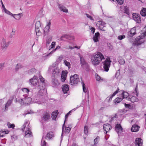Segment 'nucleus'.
I'll list each match as a JSON object with an SVG mask.
<instances>
[{
  "label": "nucleus",
  "mask_w": 146,
  "mask_h": 146,
  "mask_svg": "<svg viewBox=\"0 0 146 146\" xmlns=\"http://www.w3.org/2000/svg\"><path fill=\"white\" fill-rule=\"evenodd\" d=\"M85 15H86V17L88 18H89L90 20L94 21V19H93L92 17L89 14H88L87 13H86Z\"/></svg>",
  "instance_id": "bf43d9fd"
},
{
  "label": "nucleus",
  "mask_w": 146,
  "mask_h": 146,
  "mask_svg": "<svg viewBox=\"0 0 146 146\" xmlns=\"http://www.w3.org/2000/svg\"><path fill=\"white\" fill-rule=\"evenodd\" d=\"M39 78L41 82L42 83H44L45 80L42 76H39Z\"/></svg>",
  "instance_id": "864d4df0"
},
{
  "label": "nucleus",
  "mask_w": 146,
  "mask_h": 146,
  "mask_svg": "<svg viewBox=\"0 0 146 146\" xmlns=\"http://www.w3.org/2000/svg\"><path fill=\"white\" fill-rule=\"evenodd\" d=\"M50 115L48 113L46 112L44 114L42 118V120L44 121H47L50 118Z\"/></svg>",
  "instance_id": "393cba45"
},
{
  "label": "nucleus",
  "mask_w": 146,
  "mask_h": 146,
  "mask_svg": "<svg viewBox=\"0 0 146 146\" xmlns=\"http://www.w3.org/2000/svg\"><path fill=\"white\" fill-rule=\"evenodd\" d=\"M118 62L121 65H123L125 63V60L122 58H119L118 59Z\"/></svg>",
  "instance_id": "ea45409f"
},
{
  "label": "nucleus",
  "mask_w": 146,
  "mask_h": 146,
  "mask_svg": "<svg viewBox=\"0 0 146 146\" xmlns=\"http://www.w3.org/2000/svg\"><path fill=\"white\" fill-rule=\"evenodd\" d=\"M64 63L65 65L66 66L68 67H69V66H70V63L66 60H64Z\"/></svg>",
  "instance_id": "4d7b16f0"
},
{
  "label": "nucleus",
  "mask_w": 146,
  "mask_h": 146,
  "mask_svg": "<svg viewBox=\"0 0 146 146\" xmlns=\"http://www.w3.org/2000/svg\"><path fill=\"white\" fill-rule=\"evenodd\" d=\"M112 127L110 125L108 124H105L103 125V129L106 132L105 134H106L108 131H109L112 129Z\"/></svg>",
  "instance_id": "f3484780"
},
{
  "label": "nucleus",
  "mask_w": 146,
  "mask_h": 146,
  "mask_svg": "<svg viewBox=\"0 0 146 146\" xmlns=\"http://www.w3.org/2000/svg\"><path fill=\"white\" fill-rule=\"evenodd\" d=\"M57 74L58 75H60L61 73V70H58L57 68L55 69V74Z\"/></svg>",
  "instance_id": "6e6d98bb"
},
{
  "label": "nucleus",
  "mask_w": 146,
  "mask_h": 146,
  "mask_svg": "<svg viewBox=\"0 0 146 146\" xmlns=\"http://www.w3.org/2000/svg\"><path fill=\"white\" fill-rule=\"evenodd\" d=\"M58 7L59 8L61 11H62L66 13L68 12V9L64 6L61 4H59L58 5Z\"/></svg>",
  "instance_id": "b1692460"
},
{
  "label": "nucleus",
  "mask_w": 146,
  "mask_h": 146,
  "mask_svg": "<svg viewBox=\"0 0 146 146\" xmlns=\"http://www.w3.org/2000/svg\"><path fill=\"white\" fill-rule=\"evenodd\" d=\"M120 75V69L117 70L115 74V77L117 78Z\"/></svg>",
  "instance_id": "8fccbe9b"
},
{
  "label": "nucleus",
  "mask_w": 146,
  "mask_h": 146,
  "mask_svg": "<svg viewBox=\"0 0 146 146\" xmlns=\"http://www.w3.org/2000/svg\"><path fill=\"white\" fill-rule=\"evenodd\" d=\"M35 30L36 35L39 36L41 35V33L40 31V28L35 29Z\"/></svg>",
  "instance_id": "4c0bfd02"
},
{
  "label": "nucleus",
  "mask_w": 146,
  "mask_h": 146,
  "mask_svg": "<svg viewBox=\"0 0 146 146\" xmlns=\"http://www.w3.org/2000/svg\"><path fill=\"white\" fill-rule=\"evenodd\" d=\"M22 91L24 93H25V94H27L28 95L29 92V90L27 88H24L22 89Z\"/></svg>",
  "instance_id": "37998d69"
},
{
  "label": "nucleus",
  "mask_w": 146,
  "mask_h": 146,
  "mask_svg": "<svg viewBox=\"0 0 146 146\" xmlns=\"http://www.w3.org/2000/svg\"><path fill=\"white\" fill-rule=\"evenodd\" d=\"M29 81L31 84L33 85H35L37 84L38 78L36 76H35L33 78L29 80Z\"/></svg>",
  "instance_id": "dca6fc26"
},
{
  "label": "nucleus",
  "mask_w": 146,
  "mask_h": 146,
  "mask_svg": "<svg viewBox=\"0 0 146 146\" xmlns=\"http://www.w3.org/2000/svg\"><path fill=\"white\" fill-rule=\"evenodd\" d=\"M125 107L129 109H131L133 108V107L130 105L129 104H127L125 103H124Z\"/></svg>",
  "instance_id": "a19ab883"
},
{
  "label": "nucleus",
  "mask_w": 146,
  "mask_h": 146,
  "mask_svg": "<svg viewBox=\"0 0 146 146\" xmlns=\"http://www.w3.org/2000/svg\"><path fill=\"white\" fill-rule=\"evenodd\" d=\"M130 32H132L135 35L136 33V28L134 27L133 28H132L131 29V30L129 31Z\"/></svg>",
  "instance_id": "09e8293b"
},
{
  "label": "nucleus",
  "mask_w": 146,
  "mask_h": 146,
  "mask_svg": "<svg viewBox=\"0 0 146 146\" xmlns=\"http://www.w3.org/2000/svg\"><path fill=\"white\" fill-rule=\"evenodd\" d=\"M11 42L10 41L6 42L5 39L3 38L1 43V47L3 49L6 50L8 46L11 44Z\"/></svg>",
  "instance_id": "9d476101"
},
{
  "label": "nucleus",
  "mask_w": 146,
  "mask_h": 146,
  "mask_svg": "<svg viewBox=\"0 0 146 146\" xmlns=\"http://www.w3.org/2000/svg\"><path fill=\"white\" fill-rule=\"evenodd\" d=\"M125 38V36L124 35H122L119 36L117 37V39L119 40H121Z\"/></svg>",
  "instance_id": "79ce46f5"
},
{
  "label": "nucleus",
  "mask_w": 146,
  "mask_h": 146,
  "mask_svg": "<svg viewBox=\"0 0 146 146\" xmlns=\"http://www.w3.org/2000/svg\"><path fill=\"white\" fill-rule=\"evenodd\" d=\"M143 140L140 138H137L135 142L131 146H142Z\"/></svg>",
  "instance_id": "1a4fd4ad"
},
{
  "label": "nucleus",
  "mask_w": 146,
  "mask_h": 146,
  "mask_svg": "<svg viewBox=\"0 0 146 146\" xmlns=\"http://www.w3.org/2000/svg\"><path fill=\"white\" fill-rule=\"evenodd\" d=\"M54 134L52 132H49L48 133L45 137H42L41 142V146H46L47 145L46 142L45 141V139L47 140H49L51 139L52 137H54Z\"/></svg>",
  "instance_id": "423d86ee"
},
{
  "label": "nucleus",
  "mask_w": 146,
  "mask_h": 146,
  "mask_svg": "<svg viewBox=\"0 0 146 146\" xmlns=\"http://www.w3.org/2000/svg\"><path fill=\"white\" fill-rule=\"evenodd\" d=\"M29 122H26L21 128V130L25 132V137H29L33 136L32 133L29 125Z\"/></svg>",
  "instance_id": "20e7f679"
},
{
  "label": "nucleus",
  "mask_w": 146,
  "mask_h": 146,
  "mask_svg": "<svg viewBox=\"0 0 146 146\" xmlns=\"http://www.w3.org/2000/svg\"><path fill=\"white\" fill-rule=\"evenodd\" d=\"M82 86L83 91L84 92L86 93L87 92L88 89L86 88L85 84L84 82L82 81Z\"/></svg>",
  "instance_id": "f704fd0d"
},
{
  "label": "nucleus",
  "mask_w": 146,
  "mask_h": 146,
  "mask_svg": "<svg viewBox=\"0 0 146 146\" xmlns=\"http://www.w3.org/2000/svg\"><path fill=\"white\" fill-rule=\"evenodd\" d=\"M71 113V111H70L68 113L65 115V120H64V124H63L62 127V134H61V137H62V134H63V131L64 129V125H65V121H66V119H67V118H68V116Z\"/></svg>",
  "instance_id": "a878e982"
},
{
  "label": "nucleus",
  "mask_w": 146,
  "mask_h": 146,
  "mask_svg": "<svg viewBox=\"0 0 146 146\" xmlns=\"http://www.w3.org/2000/svg\"><path fill=\"white\" fill-rule=\"evenodd\" d=\"M62 88V91L64 94L67 93V92L69 90V86L66 84L63 85Z\"/></svg>",
  "instance_id": "aec40b11"
},
{
  "label": "nucleus",
  "mask_w": 146,
  "mask_h": 146,
  "mask_svg": "<svg viewBox=\"0 0 146 146\" xmlns=\"http://www.w3.org/2000/svg\"><path fill=\"white\" fill-rule=\"evenodd\" d=\"M140 13L142 16H146V8H143L141 11Z\"/></svg>",
  "instance_id": "c85d7f7f"
},
{
  "label": "nucleus",
  "mask_w": 146,
  "mask_h": 146,
  "mask_svg": "<svg viewBox=\"0 0 146 146\" xmlns=\"http://www.w3.org/2000/svg\"><path fill=\"white\" fill-rule=\"evenodd\" d=\"M119 90V89L118 88L117 90L114 92L113 94L111 95V96L110 98L108 97L106 98V100L108 102H110L111 100L113 97L118 92Z\"/></svg>",
  "instance_id": "4be33fe9"
},
{
  "label": "nucleus",
  "mask_w": 146,
  "mask_h": 146,
  "mask_svg": "<svg viewBox=\"0 0 146 146\" xmlns=\"http://www.w3.org/2000/svg\"><path fill=\"white\" fill-rule=\"evenodd\" d=\"M54 51L55 50L53 49L52 51L50 52L48 54H47V56H51L52 54L54 53Z\"/></svg>",
  "instance_id": "69168bd1"
},
{
  "label": "nucleus",
  "mask_w": 146,
  "mask_h": 146,
  "mask_svg": "<svg viewBox=\"0 0 146 146\" xmlns=\"http://www.w3.org/2000/svg\"><path fill=\"white\" fill-rule=\"evenodd\" d=\"M140 127L137 125H133L131 129V130L132 132H136L138 131Z\"/></svg>",
  "instance_id": "5701e85b"
},
{
  "label": "nucleus",
  "mask_w": 146,
  "mask_h": 146,
  "mask_svg": "<svg viewBox=\"0 0 146 146\" xmlns=\"http://www.w3.org/2000/svg\"><path fill=\"white\" fill-rule=\"evenodd\" d=\"M68 39L70 40H73L74 39V38L73 36L67 35H64L62 36L60 38V39L62 40H65L64 38Z\"/></svg>",
  "instance_id": "2eb2a0df"
},
{
  "label": "nucleus",
  "mask_w": 146,
  "mask_h": 146,
  "mask_svg": "<svg viewBox=\"0 0 146 146\" xmlns=\"http://www.w3.org/2000/svg\"><path fill=\"white\" fill-rule=\"evenodd\" d=\"M4 11L5 13H6L7 14L12 16L13 15V14L11 13L10 11L7 10L6 9H5V10H4Z\"/></svg>",
  "instance_id": "5fc2aeb1"
},
{
  "label": "nucleus",
  "mask_w": 146,
  "mask_h": 146,
  "mask_svg": "<svg viewBox=\"0 0 146 146\" xmlns=\"http://www.w3.org/2000/svg\"><path fill=\"white\" fill-rule=\"evenodd\" d=\"M7 125L9 128H12V129H14L15 127V125L14 124H11L9 122L8 123Z\"/></svg>",
  "instance_id": "a18cd8bd"
},
{
  "label": "nucleus",
  "mask_w": 146,
  "mask_h": 146,
  "mask_svg": "<svg viewBox=\"0 0 146 146\" xmlns=\"http://www.w3.org/2000/svg\"><path fill=\"white\" fill-rule=\"evenodd\" d=\"M122 101L121 98L117 97L113 101L114 103L117 104L119 103Z\"/></svg>",
  "instance_id": "2f4dec72"
},
{
  "label": "nucleus",
  "mask_w": 146,
  "mask_h": 146,
  "mask_svg": "<svg viewBox=\"0 0 146 146\" xmlns=\"http://www.w3.org/2000/svg\"><path fill=\"white\" fill-rule=\"evenodd\" d=\"M105 27V26H103V25H100L99 26V28L101 30L103 31H106V29L104 28Z\"/></svg>",
  "instance_id": "c03bdc74"
},
{
  "label": "nucleus",
  "mask_w": 146,
  "mask_h": 146,
  "mask_svg": "<svg viewBox=\"0 0 146 146\" xmlns=\"http://www.w3.org/2000/svg\"><path fill=\"white\" fill-rule=\"evenodd\" d=\"M21 13H20L17 14H13L12 16L15 19L19 20L21 17Z\"/></svg>",
  "instance_id": "c756f323"
},
{
  "label": "nucleus",
  "mask_w": 146,
  "mask_h": 146,
  "mask_svg": "<svg viewBox=\"0 0 146 146\" xmlns=\"http://www.w3.org/2000/svg\"><path fill=\"white\" fill-rule=\"evenodd\" d=\"M55 47V42H52L51 45H50L49 47V50H50L53 48H54Z\"/></svg>",
  "instance_id": "603ef678"
},
{
  "label": "nucleus",
  "mask_w": 146,
  "mask_h": 146,
  "mask_svg": "<svg viewBox=\"0 0 146 146\" xmlns=\"http://www.w3.org/2000/svg\"><path fill=\"white\" fill-rule=\"evenodd\" d=\"M71 130V128H70L69 126L68 127H65V128L64 132L66 133H69Z\"/></svg>",
  "instance_id": "58836bf2"
},
{
  "label": "nucleus",
  "mask_w": 146,
  "mask_h": 146,
  "mask_svg": "<svg viewBox=\"0 0 146 146\" xmlns=\"http://www.w3.org/2000/svg\"><path fill=\"white\" fill-rule=\"evenodd\" d=\"M143 31V32H142V33L143 35L136 37L134 42L132 44L133 46H135L138 48L140 45L144 42V40L143 38L146 36V26H145L143 28V30L142 31V32Z\"/></svg>",
  "instance_id": "f03ea898"
},
{
  "label": "nucleus",
  "mask_w": 146,
  "mask_h": 146,
  "mask_svg": "<svg viewBox=\"0 0 146 146\" xmlns=\"http://www.w3.org/2000/svg\"><path fill=\"white\" fill-rule=\"evenodd\" d=\"M70 84L72 85L75 86L80 82L78 76L76 74L70 77Z\"/></svg>",
  "instance_id": "0eeeda50"
},
{
  "label": "nucleus",
  "mask_w": 146,
  "mask_h": 146,
  "mask_svg": "<svg viewBox=\"0 0 146 146\" xmlns=\"http://www.w3.org/2000/svg\"><path fill=\"white\" fill-rule=\"evenodd\" d=\"M80 57L81 66L82 68H84V66L88 64L84 60V58L80 54Z\"/></svg>",
  "instance_id": "a211bd4d"
},
{
  "label": "nucleus",
  "mask_w": 146,
  "mask_h": 146,
  "mask_svg": "<svg viewBox=\"0 0 146 146\" xmlns=\"http://www.w3.org/2000/svg\"><path fill=\"white\" fill-rule=\"evenodd\" d=\"M111 61L110 60L109 57H108L104 62V68L105 71L107 72L109 70V68L110 66V63Z\"/></svg>",
  "instance_id": "6e6552de"
},
{
  "label": "nucleus",
  "mask_w": 146,
  "mask_h": 146,
  "mask_svg": "<svg viewBox=\"0 0 146 146\" xmlns=\"http://www.w3.org/2000/svg\"><path fill=\"white\" fill-rule=\"evenodd\" d=\"M47 94V90L45 88H40V90L38 92L35 93V97L33 98L34 100L33 102L34 103L40 104V98L41 96H42L44 94Z\"/></svg>",
  "instance_id": "7ed1b4c3"
},
{
  "label": "nucleus",
  "mask_w": 146,
  "mask_h": 146,
  "mask_svg": "<svg viewBox=\"0 0 146 146\" xmlns=\"http://www.w3.org/2000/svg\"><path fill=\"white\" fill-rule=\"evenodd\" d=\"M48 71L50 73H52V82L54 84L55 81L54 73L55 71V66L54 65H52V66H50Z\"/></svg>",
  "instance_id": "f8f14e48"
},
{
  "label": "nucleus",
  "mask_w": 146,
  "mask_h": 146,
  "mask_svg": "<svg viewBox=\"0 0 146 146\" xmlns=\"http://www.w3.org/2000/svg\"><path fill=\"white\" fill-rule=\"evenodd\" d=\"M91 31H92V33L93 34H94V33L95 31V28L93 27H92L91 28Z\"/></svg>",
  "instance_id": "774afa93"
},
{
  "label": "nucleus",
  "mask_w": 146,
  "mask_h": 146,
  "mask_svg": "<svg viewBox=\"0 0 146 146\" xmlns=\"http://www.w3.org/2000/svg\"><path fill=\"white\" fill-rule=\"evenodd\" d=\"M11 100H9L7 101L5 106V110H6V109L11 104Z\"/></svg>",
  "instance_id": "72a5a7b5"
},
{
  "label": "nucleus",
  "mask_w": 146,
  "mask_h": 146,
  "mask_svg": "<svg viewBox=\"0 0 146 146\" xmlns=\"http://www.w3.org/2000/svg\"><path fill=\"white\" fill-rule=\"evenodd\" d=\"M134 35V34L129 31L127 33V38L131 42H133V41L134 39H133V36Z\"/></svg>",
  "instance_id": "6ab92c4d"
},
{
  "label": "nucleus",
  "mask_w": 146,
  "mask_h": 146,
  "mask_svg": "<svg viewBox=\"0 0 146 146\" xmlns=\"http://www.w3.org/2000/svg\"><path fill=\"white\" fill-rule=\"evenodd\" d=\"M41 23L40 21H37L35 24V28L39 29L40 28Z\"/></svg>",
  "instance_id": "c9c22d12"
},
{
  "label": "nucleus",
  "mask_w": 146,
  "mask_h": 146,
  "mask_svg": "<svg viewBox=\"0 0 146 146\" xmlns=\"http://www.w3.org/2000/svg\"><path fill=\"white\" fill-rule=\"evenodd\" d=\"M100 34L99 32L95 33V35L93 37V39L95 42H97L99 41L98 39L100 37Z\"/></svg>",
  "instance_id": "412c9836"
},
{
  "label": "nucleus",
  "mask_w": 146,
  "mask_h": 146,
  "mask_svg": "<svg viewBox=\"0 0 146 146\" xmlns=\"http://www.w3.org/2000/svg\"><path fill=\"white\" fill-rule=\"evenodd\" d=\"M91 59L92 64L94 66H97L103 59H104V58L100 52H98L91 56Z\"/></svg>",
  "instance_id": "f257e3e1"
},
{
  "label": "nucleus",
  "mask_w": 146,
  "mask_h": 146,
  "mask_svg": "<svg viewBox=\"0 0 146 146\" xmlns=\"http://www.w3.org/2000/svg\"><path fill=\"white\" fill-rule=\"evenodd\" d=\"M50 22L49 21L48 22L46 25L44 29V33H47L50 29Z\"/></svg>",
  "instance_id": "bb28decb"
},
{
  "label": "nucleus",
  "mask_w": 146,
  "mask_h": 146,
  "mask_svg": "<svg viewBox=\"0 0 146 146\" xmlns=\"http://www.w3.org/2000/svg\"><path fill=\"white\" fill-rule=\"evenodd\" d=\"M96 80L97 81H99L101 79V78L97 74H96Z\"/></svg>",
  "instance_id": "680f3d73"
},
{
  "label": "nucleus",
  "mask_w": 146,
  "mask_h": 146,
  "mask_svg": "<svg viewBox=\"0 0 146 146\" xmlns=\"http://www.w3.org/2000/svg\"><path fill=\"white\" fill-rule=\"evenodd\" d=\"M23 67V66L20 64H17L16 66V70H18L19 69Z\"/></svg>",
  "instance_id": "de8ad7c7"
},
{
  "label": "nucleus",
  "mask_w": 146,
  "mask_h": 146,
  "mask_svg": "<svg viewBox=\"0 0 146 146\" xmlns=\"http://www.w3.org/2000/svg\"><path fill=\"white\" fill-rule=\"evenodd\" d=\"M62 59V56H60L56 60V62H60L61 60Z\"/></svg>",
  "instance_id": "052dcab7"
},
{
  "label": "nucleus",
  "mask_w": 146,
  "mask_h": 146,
  "mask_svg": "<svg viewBox=\"0 0 146 146\" xmlns=\"http://www.w3.org/2000/svg\"><path fill=\"white\" fill-rule=\"evenodd\" d=\"M68 72L66 70H62L61 74V81L62 82H64L66 80Z\"/></svg>",
  "instance_id": "9b49d317"
},
{
  "label": "nucleus",
  "mask_w": 146,
  "mask_h": 146,
  "mask_svg": "<svg viewBox=\"0 0 146 146\" xmlns=\"http://www.w3.org/2000/svg\"><path fill=\"white\" fill-rule=\"evenodd\" d=\"M88 126H85L84 128V131L85 134L87 135L88 133Z\"/></svg>",
  "instance_id": "e433bc0d"
},
{
  "label": "nucleus",
  "mask_w": 146,
  "mask_h": 146,
  "mask_svg": "<svg viewBox=\"0 0 146 146\" xmlns=\"http://www.w3.org/2000/svg\"><path fill=\"white\" fill-rule=\"evenodd\" d=\"M133 19L137 23H140L141 21L140 15L139 14L135 13L132 14Z\"/></svg>",
  "instance_id": "4468645a"
},
{
  "label": "nucleus",
  "mask_w": 146,
  "mask_h": 146,
  "mask_svg": "<svg viewBox=\"0 0 146 146\" xmlns=\"http://www.w3.org/2000/svg\"><path fill=\"white\" fill-rule=\"evenodd\" d=\"M129 73L131 74H132L134 71V69L131 68L129 67L128 69Z\"/></svg>",
  "instance_id": "13d9d810"
},
{
  "label": "nucleus",
  "mask_w": 146,
  "mask_h": 146,
  "mask_svg": "<svg viewBox=\"0 0 146 146\" xmlns=\"http://www.w3.org/2000/svg\"><path fill=\"white\" fill-rule=\"evenodd\" d=\"M84 68H85L87 72H89L90 70L89 66L88 64L84 66Z\"/></svg>",
  "instance_id": "49530a36"
},
{
  "label": "nucleus",
  "mask_w": 146,
  "mask_h": 146,
  "mask_svg": "<svg viewBox=\"0 0 146 146\" xmlns=\"http://www.w3.org/2000/svg\"><path fill=\"white\" fill-rule=\"evenodd\" d=\"M15 34V31H12V32L11 33V34L9 36V37L11 38H12L13 37V36Z\"/></svg>",
  "instance_id": "e2e57ef3"
},
{
  "label": "nucleus",
  "mask_w": 146,
  "mask_h": 146,
  "mask_svg": "<svg viewBox=\"0 0 146 146\" xmlns=\"http://www.w3.org/2000/svg\"><path fill=\"white\" fill-rule=\"evenodd\" d=\"M122 97L123 98H127L129 96L128 93L124 91L122 93Z\"/></svg>",
  "instance_id": "473e14b6"
},
{
  "label": "nucleus",
  "mask_w": 146,
  "mask_h": 146,
  "mask_svg": "<svg viewBox=\"0 0 146 146\" xmlns=\"http://www.w3.org/2000/svg\"><path fill=\"white\" fill-rule=\"evenodd\" d=\"M115 128V131L118 134V136L119 135V134L121 133L123 131V128L120 124H117L116 125Z\"/></svg>",
  "instance_id": "ddd939ff"
},
{
  "label": "nucleus",
  "mask_w": 146,
  "mask_h": 146,
  "mask_svg": "<svg viewBox=\"0 0 146 146\" xmlns=\"http://www.w3.org/2000/svg\"><path fill=\"white\" fill-rule=\"evenodd\" d=\"M124 13L128 15H130L129 8L126 6H124Z\"/></svg>",
  "instance_id": "7c9ffc66"
},
{
  "label": "nucleus",
  "mask_w": 146,
  "mask_h": 146,
  "mask_svg": "<svg viewBox=\"0 0 146 146\" xmlns=\"http://www.w3.org/2000/svg\"><path fill=\"white\" fill-rule=\"evenodd\" d=\"M23 97L19 99L17 101H18L21 104H23L24 103L26 104H29L31 102L32 99L30 97H27L28 96L27 94H24L23 95Z\"/></svg>",
  "instance_id": "39448f33"
},
{
  "label": "nucleus",
  "mask_w": 146,
  "mask_h": 146,
  "mask_svg": "<svg viewBox=\"0 0 146 146\" xmlns=\"http://www.w3.org/2000/svg\"><path fill=\"white\" fill-rule=\"evenodd\" d=\"M35 68H32L29 71V73L30 74L31 73H30V72H35Z\"/></svg>",
  "instance_id": "338daca9"
},
{
  "label": "nucleus",
  "mask_w": 146,
  "mask_h": 146,
  "mask_svg": "<svg viewBox=\"0 0 146 146\" xmlns=\"http://www.w3.org/2000/svg\"><path fill=\"white\" fill-rule=\"evenodd\" d=\"M51 117L53 120H55V112L54 111L51 114Z\"/></svg>",
  "instance_id": "0e129e2a"
},
{
  "label": "nucleus",
  "mask_w": 146,
  "mask_h": 146,
  "mask_svg": "<svg viewBox=\"0 0 146 146\" xmlns=\"http://www.w3.org/2000/svg\"><path fill=\"white\" fill-rule=\"evenodd\" d=\"M9 131L8 130H1L0 131V133H5V134H7L9 133Z\"/></svg>",
  "instance_id": "3c124183"
},
{
  "label": "nucleus",
  "mask_w": 146,
  "mask_h": 146,
  "mask_svg": "<svg viewBox=\"0 0 146 146\" xmlns=\"http://www.w3.org/2000/svg\"><path fill=\"white\" fill-rule=\"evenodd\" d=\"M127 100H130L132 102H134L138 101V99L135 96H132L131 98L130 97L128 98Z\"/></svg>",
  "instance_id": "cd10ccee"
}]
</instances>
